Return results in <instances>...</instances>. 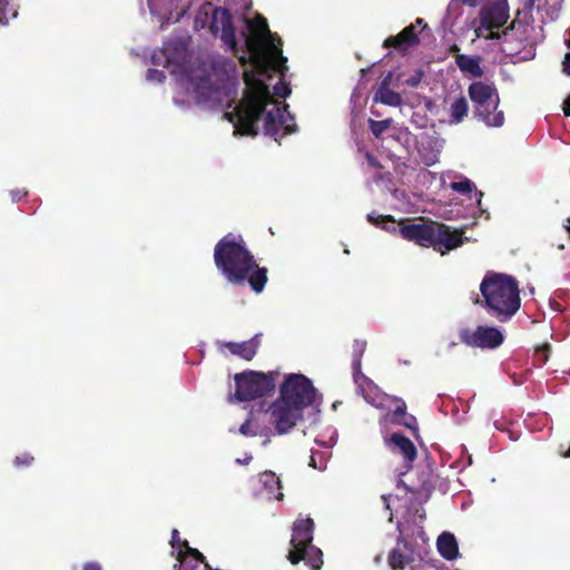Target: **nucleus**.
<instances>
[{"instance_id": "51", "label": "nucleus", "mask_w": 570, "mask_h": 570, "mask_svg": "<svg viewBox=\"0 0 570 570\" xmlns=\"http://www.w3.org/2000/svg\"><path fill=\"white\" fill-rule=\"evenodd\" d=\"M239 60H240V62H242L243 65H245V63L247 62V60H246V58H245V57H240V58H239Z\"/></svg>"}, {"instance_id": "48", "label": "nucleus", "mask_w": 570, "mask_h": 570, "mask_svg": "<svg viewBox=\"0 0 570 570\" xmlns=\"http://www.w3.org/2000/svg\"><path fill=\"white\" fill-rule=\"evenodd\" d=\"M567 223H568V224H567V225H564V228H566V230L568 232V234H569V238H570V217H569V218H567Z\"/></svg>"}, {"instance_id": "1", "label": "nucleus", "mask_w": 570, "mask_h": 570, "mask_svg": "<svg viewBox=\"0 0 570 570\" xmlns=\"http://www.w3.org/2000/svg\"><path fill=\"white\" fill-rule=\"evenodd\" d=\"M247 32H244L245 46L250 53L255 71H244L243 99L236 106L234 111L226 112V118L234 124L236 135L252 136L258 135V121L264 116V132L277 140V135L285 122L284 114L288 106L277 102L273 99L269 87L262 77H269V70H276L284 76L287 69L285 66L287 59L282 56V50L271 41L268 48L275 50L278 56L276 60L268 59L264 55L265 38L272 39L267 20L263 16L254 19H245Z\"/></svg>"}, {"instance_id": "32", "label": "nucleus", "mask_w": 570, "mask_h": 570, "mask_svg": "<svg viewBox=\"0 0 570 570\" xmlns=\"http://www.w3.org/2000/svg\"><path fill=\"white\" fill-rule=\"evenodd\" d=\"M291 87L288 83L284 82L283 80H279L275 86H274V95L279 97V98H286L291 95Z\"/></svg>"}, {"instance_id": "6", "label": "nucleus", "mask_w": 570, "mask_h": 570, "mask_svg": "<svg viewBox=\"0 0 570 570\" xmlns=\"http://www.w3.org/2000/svg\"><path fill=\"white\" fill-rule=\"evenodd\" d=\"M469 97L474 106V117L489 127H501L504 114L498 110L500 98L497 88L482 81H474L468 88Z\"/></svg>"}, {"instance_id": "30", "label": "nucleus", "mask_w": 570, "mask_h": 570, "mask_svg": "<svg viewBox=\"0 0 570 570\" xmlns=\"http://www.w3.org/2000/svg\"><path fill=\"white\" fill-rule=\"evenodd\" d=\"M474 187H475L474 184L468 178H464L460 181L451 183V188L454 191H458L461 194H469L473 190Z\"/></svg>"}, {"instance_id": "41", "label": "nucleus", "mask_w": 570, "mask_h": 570, "mask_svg": "<svg viewBox=\"0 0 570 570\" xmlns=\"http://www.w3.org/2000/svg\"><path fill=\"white\" fill-rule=\"evenodd\" d=\"M563 114L569 117L570 116V95L563 101Z\"/></svg>"}, {"instance_id": "42", "label": "nucleus", "mask_w": 570, "mask_h": 570, "mask_svg": "<svg viewBox=\"0 0 570 570\" xmlns=\"http://www.w3.org/2000/svg\"><path fill=\"white\" fill-rule=\"evenodd\" d=\"M153 75H157V79H158L159 81H160L161 79H164V78H165L164 72L158 71V70H154V69H149V70H148V78H151V77H153Z\"/></svg>"}, {"instance_id": "31", "label": "nucleus", "mask_w": 570, "mask_h": 570, "mask_svg": "<svg viewBox=\"0 0 570 570\" xmlns=\"http://www.w3.org/2000/svg\"><path fill=\"white\" fill-rule=\"evenodd\" d=\"M33 461H35L33 455L24 452L14 458L13 464L16 468H27V466H30L33 463Z\"/></svg>"}, {"instance_id": "18", "label": "nucleus", "mask_w": 570, "mask_h": 570, "mask_svg": "<svg viewBox=\"0 0 570 570\" xmlns=\"http://www.w3.org/2000/svg\"><path fill=\"white\" fill-rule=\"evenodd\" d=\"M392 73L390 72L381 82L379 89L374 94V101H379L383 105L391 107H399L402 104V97L400 94L390 89V82Z\"/></svg>"}, {"instance_id": "17", "label": "nucleus", "mask_w": 570, "mask_h": 570, "mask_svg": "<svg viewBox=\"0 0 570 570\" xmlns=\"http://www.w3.org/2000/svg\"><path fill=\"white\" fill-rule=\"evenodd\" d=\"M517 23H518V21L513 20L511 22V24L509 27H507L504 30H502L501 32L494 31V29H492V30H488L489 31L488 35H485V36L482 35L481 37H484L485 39H489V40H501L502 45H503L502 51L509 56H514V55L519 53V48L513 46V33H512Z\"/></svg>"}, {"instance_id": "8", "label": "nucleus", "mask_w": 570, "mask_h": 570, "mask_svg": "<svg viewBox=\"0 0 570 570\" xmlns=\"http://www.w3.org/2000/svg\"><path fill=\"white\" fill-rule=\"evenodd\" d=\"M316 395L313 383L303 374H288L279 389V399L302 410L312 405Z\"/></svg>"}, {"instance_id": "22", "label": "nucleus", "mask_w": 570, "mask_h": 570, "mask_svg": "<svg viewBox=\"0 0 570 570\" xmlns=\"http://www.w3.org/2000/svg\"><path fill=\"white\" fill-rule=\"evenodd\" d=\"M469 111V105L468 100L464 96H460L454 99V101L450 106V122L451 124H459L461 122L466 116Z\"/></svg>"}, {"instance_id": "29", "label": "nucleus", "mask_w": 570, "mask_h": 570, "mask_svg": "<svg viewBox=\"0 0 570 570\" xmlns=\"http://www.w3.org/2000/svg\"><path fill=\"white\" fill-rule=\"evenodd\" d=\"M309 466L317 470H324L326 468L324 453L321 451H312L309 456Z\"/></svg>"}, {"instance_id": "46", "label": "nucleus", "mask_w": 570, "mask_h": 570, "mask_svg": "<svg viewBox=\"0 0 570 570\" xmlns=\"http://www.w3.org/2000/svg\"><path fill=\"white\" fill-rule=\"evenodd\" d=\"M450 50H451L452 53L458 55L459 51H460V48L456 45H453Z\"/></svg>"}, {"instance_id": "44", "label": "nucleus", "mask_w": 570, "mask_h": 570, "mask_svg": "<svg viewBox=\"0 0 570 570\" xmlns=\"http://www.w3.org/2000/svg\"><path fill=\"white\" fill-rule=\"evenodd\" d=\"M407 85L412 86V87H415L419 82H420V77L417 78H411L409 79L407 81Z\"/></svg>"}, {"instance_id": "49", "label": "nucleus", "mask_w": 570, "mask_h": 570, "mask_svg": "<svg viewBox=\"0 0 570 570\" xmlns=\"http://www.w3.org/2000/svg\"><path fill=\"white\" fill-rule=\"evenodd\" d=\"M252 460V456L246 458L245 460L237 459L238 463H248Z\"/></svg>"}, {"instance_id": "45", "label": "nucleus", "mask_w": 570, "mask_h": 570, "mask_svg": "<svg viewBox=\"0 0 570 570\" xmlns=\"http://www.w3.org/2000/svg\"><path fill=\"white\" fill-rule=\"evenodd\" d=\"M364 397H365V400H366L368 403L373 404L374 406H377V407L380 406V404H379V403H375V401H374V400H371L367 395H365V394H364Z\"/></svg>"}, {"instance_id": "11", "label": "nucleus", "mask_w": 570, "mask_h": 570, "mask_svg": "<svg viewBox=\"0 0 570 570\" xmlns=\"http://www.w3.org/2000/svg\"><path fill=\"white\" fill-rule=\"evenodd\" d=\"M509 4L507 0H495L481 8L479 12L480 27L476 29L478 37L482 30L500 29L509 19Z\"/></svg>"}, {"instance_id": "39", "label": "nucleus", "mask_w": 570, "mask_h": 570, "mask_svg": "<svg viewBox=\"0 0 570 570\" xmlns=\"http://www.w3.org/2000/svg\"><path fill=\"white\" fill-rule=\"evenodd\" d=\"M563 71L570 76V52H568L564 57L563 61Z\"/></svg>"}, {"instance_id": "19", "label": "nucleus", "mask_w": 570, "mask_h": 570, "mask_svg": "<svg viewBox=\"0 0 570 570\" xmlns=\"http://www.w3.org/2000/svg\"><path fill=\"white\" fill-rule=\"evenodd\" d=\"M455 63L462 72L469 73L472 77L480 78L483 76V69L481 68V57L479 56H466L463 53L455 55Z\"/></svg>"}, {"instance_id": "2", "label": "nucleus", "mask_w": 570, "mask_h": 570, "mask_svg": "<svg viewBox=\"0 0 570 570\" xmlns=\"http://www.w3.org/2000/svg\"><path fill=\"white\" fill-rule=\"evenodd\" d=\"M214 263L225 279L234 285H249L261 294L267 284V268L258 266L240 235L232 233L222 237L214 247Z\"/></svg>"}, {"instance_id": "27", "label": "nucleus", "mask_w": 570, "mask_h": 570, "mask_svg": "<svg viewBox=\"0 0 570 570\" xmlns=\"http://www.w3.org/2000/svg\"><path fill=\"white\" fill-rule=\"evenodd\" d=\"M213 69L215 71L222 70L227 76L230 73H235L237 70V66L234 60L228 58L218 57L217 59H214L213 61Z\"/></svg>"}, {"instance_id": "26", "label": "nucleus", "mask_w": 570, "mask_h": 570, "mask_svg": "<svg viewBox=\"0 0 570 570\" xmlns=\"http://www.w3.org/2000/svg\"><path fill=\"white\" fill-rule=\"evenodd\" d=\"M393 124L392 118L383 120L368 119V128L375 138H380Z\"/></svg>"}, {"instance_id": "38", "label": "nucleus", "mask_w": 570, "mask_h": 570, "mask_svg": "<svg viewBox=\"0 0 570 570\" xmlns=\"http://www.w3.org/2000/svg\"><path fill=\"white\" fill-rule=\"evenodd\" d=\"M83 570H102L98 562H87L83 566Z\"/></svg>"}, {"instance_id": "15", "label": "nucleus", "mask_w": 570, "mask_h": 570, "mask_svg": "<svg viewBox=\"0 0 570 570\" xmlns=\"http://www.w3.org/2000/svg\"><path fill=\"white\" fill-rule=\"evenodd\" d=\"M262 334H255L250 340L244 342H227L225 347L234 355L239 356L245 361H252L261 346Z\"/></svg>"}, {"instance_id": "36", "label": "nucleus", "mask_w": 570, "mask_h": 570, "mask_svg": "<svg viewBox=\"0 0 570 570\" xmlns=\"http://www.w3.org/2000/svg\"><path fill=\"white\" fill-rule=\"evenodd\" d=\"M27 195H28V191L24 190V189H16V190L11 191V196H12V200L13 202H19L23 197H26Z\"/></svg>"}, {"instance_id": "50", "label": "nucleus", "mask_w": 570, "mask_h": 570, "mask_svg": "<svg viewBox=\"0 0 570 570\" xmlns=\"http://www.w3.org/2000/svg\"><path fill=\"white\" fill-rule=\"evenodd\" d=\"M419 517H420L421 520H424L425 519V512L422 511V513H420Z\"/></svg>"}, {"instance_id": "43", "label": "nucleus", "mask_w": 570, "mask_h": 570, "mask_svg": "<svg viewBox=\"0 0 570 570\" xmlns=\"http://www.w3.org/2000/svg\"><path fill=\"white\" fill-rule=\"evenodd\" d=\"M464 4L476 7L482 0H461Z\"/></svg>"}, {"instance_id": "4", "label": "nucleus", "mask_w": 570, "mask_h": 570, "mask_svg": "<svg viewBox=\"0 0 570 570\" xmlns=\"http://www.w3.org/2000/svg\"><path fill=\"white\" fill-rule=\"evenodd\" d=\"M482 301L475 303L500 322L509 321L520 308V291L514 277L499 273H488L481 284Z\"/></svg>"}, {"instance_id": "9", "label": "nucleus", "mask_w": 570, "mask_h": 570, "mask_svg": "<svg viewBox=\"0 0 570 570\" xmlns=\"http://www.w3.org/2000/svg\"><path fill=\"white\" fill-rule=\"evenodd\" d=\"M269 414L277 433L285 434L303 417V410L278 397L271 405Z\"/></svg>"}, {"instance_id": "14", "label": "nucleus", "mask_w": 570, "mask_h": 570, "mask_svg": "<svg viewBox=\"0 0 570 570\" xmlns=\"http://www.w3.org/2000/svg\"><path fill=\"white\" fill-rule=\"evenodd\" d=\"M422 23L423 19L417 18L414 23L405 27L397 35L387 37L383 42V47L394 48L397 51H406L410 48L416 47L420 43L416 26Z\"/></svg>"}, {"instance_id": "5", "label": "nucleus", "mask_w": 570, "mask_h": 570, "mask_svg": "<svg viewBox=\"0 0 570 570\" xmlns=\"http://www.w3.org/2000/svg\"><path fill=\"white\" fill-rule=\"evenodd\" d=\"M292 539L287 559L292 564L304 561L312 570L323 566V552L313 546L314 521L311 518L297 519L292 527Z\"/></svg>"}, {"instance_id": "3", "label": "nucleus", "mask_w": 570, "mask_h": 570, "mask_svg": "<svg viewBox=\"0 0 570 570\" xmlns=\"http://www.w3.org/2000/svg\"><path fill=\"white\" fill-rule=\"evenodd\" d=\"M367 219L376 226L390 224L389 226L384 225L383 228L387 232L399 230L402 238L422 247H432L442 255L460 247L464 243L462 229L451 230L450 226L432 219L419 218L415 222L407 218L396 223L390 215H380L375 218L373 214H368Z\"/></svg>"}, {"instance_id": "34", "label": "nucleus", "mask_w": 570, "mask_h": 570, "mask_svg": "<svg viewBox=\"0 0 570 570\" xmlns=\"http://www.w3.org/2000/svg\"><path fill=\"white\" fill-rule=\"evenodd\" d=\"M365 159L370 167L375 168V169L382 168V165L380 164V161L371 153H365Z\"/></svg>"}, {"instance_id": "10", "label": "nucleus", "mask_w": 570, "mask_h": 570, "mask_svg": "<svg viewBox=\"0 0 570 570\" xmlns=\"http://www.w3.org/2000/svg\"><path fill=\"white\" fill-rule=\"evenodd\" d=\"M460 340L468 346L493 350L503 343L504 336L495 327L480 325L474 331L462 330Z\"/></svg>"}, {"instance_id": "47", "label": "nucleus", "mask_w": 570, "mask_h": 570, "mask_svg": "<svg viewBox=\"0 0 570 570\" xmlns=\"http://www.w3.org/2000/svg\"><path fill=\"white\" fill-rule=\"evenodd\" d=\"M284 130H285V131H284V134H291V132H293V131H294V129H293L289 125H286V126L284 127Z\"/></svg>"}, {"instance_id": "21", "label": "nucleus", "mask_w": 570, "mask_h": 570, "mask_svg": "<svg viewBox=\"0 0 570 570\" xmlns=\"http://www.w3.org/2000/svg\"><path fill=\"white\" fill-rule=\"evenodd\" d=\"M259 480L271 495L277 500L283 499L284 494L282 493V483L279 478L274 472L265 471L261 473Z\"/></svg>"}, {"instance_id": "35", "label": "nucleus", "mask_w": 570, "mask_h": 570, "mask_svg": "<svg viewBox=\"0 0 570 570\" xmlns=\"http://www.w3.org/2000/svg\"><path fill=\"white\" fill-rule=\"evenodd\" d=\"M170 544L173 548H175L176 546L183 547V541L179 538V532L177 529H174L171 531Z\"/></svg>"}, {"instance_id": "25", "label": "nucleus", "mask_w": 570, "mask_h": 570, "mask_svg": "<svg viewBox=\"0 0 570 570\" xmlns=\"http://www.w3.org/2000/svg\"><path fill=\"white\" fill-rule=\"evenodd\" d=\"M183 547L185 548V551L180 549L177 553V559L179 561H183L185 556H190L196 561L204 563L206 570H213L210 566L206 562V558L204 557V554L199 552L197 549L189 547L187 540H183Z\"/></svg>"}, {"instance_id": "33", "label": "nucleus", "mask_w": 570, "mask_h": 570, "mask_svg": "<svg viewBox=\"0 0 570 570\" xmlns=\"http://www.w3.org/2000/svg\"><path fill=\"white\" fill-rule=\"evenodd\" d=\"M239 433L245 436H255L256 432L252 430V421L250 419H247L240 426H239Z\"/></svg>"}, {"instance_id": "7", "label": "nucleus", "mask_w": 570, "mask_h": 570, "mask_svg": "<svg viewBox=\"0 0 570 570\" xmlns=\"http://www.w3.org/2000/svg\"><path fill=\"white\" fill-rule=\"evenodd\" d=\"M277 371L268 373L246 371L235 375V399L239 402L253 401L263 397L275 390Z\"/></svg>"}, {"instance_id": "28", "label": "nucleus", "mask_w": 570, "mask_h": 570, "mask_svg": "<svg viewBox=\"0 0 570 570\" xmlns=\"http://www.w3.org/2000/svg\"><path fill=\"white\" fill-rule=\"evenodd\" d=\"M551 345L549 343H544L538 346L534 351L535 361L540 364H546L550 357Z\"/></svg>"}, {"instance_id": "24", "label": "nucleus", "mask_w": 570, "mask_h": 570, "mask_svg": "<svg viewBox=\"0 0 570 570\" xmlns=\"http://www.w3.org/2000/svg\"><path fill=\"white\" fill-rule=\"evenodd\" d=\"M365 350H366V341H363V340L354 341L352 368H353V374H354L355 381H357V376L361 374L362 357H363Z\"/></svg>"}, {"instance_id": "13", "label": "nucleus", "mask_w": 570, "mask_h": 570, "mask_svg": "<svg viewBox=\"0 0 570 570\" xmlns=\"http://www.w3.org/2000/svg\"><path fill=\"white\" fill-rule=\"evenodd\" d=\"M385 444L392 453L400 454L403 458L404 468L406 472L410 471L417 456L414 443L402 433L395 432L385 439Z\"/></svg>"}, {"instance_id": "23", "label": "nucleus", "mask_w": 570, "mask_h": 570, "mask_svg": "<svg viewBox=\"0 0 570 570\" xmlns=\"http://www.w3.org/2000/svg\"><path fill=\"white\" fill-rule=\"evenodd\" d=\"M18 0H0V26H6L18 16Z\"/></svg>"}, {"instance_id": "20", "label": "nucleus", "mask_w": 570, "mask_h": 570, "mask_svg": "<svg viewBox=\"0 0 570 570\" xmlns=\"http://www.w3.org/2000/svg\"><path fill=\"white\" fill-rule=\"evenodd\" d=\"M439 553L446 560H454L459 554L455 537L450 532H443L436 541Z\"/></svg>"}, {"instance_id": "12", "label": "nucleus", "mask_w": 570, "mask_h": 570, "mask_svg": "<svg viewBox=\"0 0 570 570\" xmlns=\"http://www.w3.org/2000/svg\"><path fill=\"white\" fill-rule=\"evenodd\" d=\"M209 30L214 36L220 32L222 41L234 53H237V41L235 36V28L233 24L232 13L227 8H215L212 13V21Z\"/></svg>"}, {"instance_id": "16", "label": "nucleus", "mask_w": 570, "mask_h": 570, "mask_svg": "<svg viewBox=\"0 0 570 570\" xmlns=\"http://www.w3.org/2000/svg\"><path fill=\"white\" fill-rule=\"evenodd\" d=\"M396 529L399 531V535H397V540H396V548H394L389 553L387 560H389V566L393 570H402L411 561V557L401 550V547H403V549H405V550H409V543L404 538V534H403L400 523L397 524Z\"/></svg>"}, {"instance_id": "40", "label": "nucleus", "mask_w": 570, "mask_h": 570, "mask_svg": "<svg viewBox=\"0 0 570 570\" xmlns=\"http://www.w3.org/2000/svg\"><path fill=\"white\" fill-rule=\"evenodd\" d=\"M415 423V417L413 415H409L402 424L407 429H414L413 424Z\"/></svg>"}, {"instance_id": "37", "label": "nucleus", "mask_w": 570, "mask_h": 570, "mask_svg": "<svg viewBox=\"0 0 570 570\" xmlns=\"http://www.w3.org/2000/svg\"><path fill=\"white\" fill-rule=\"evenodd\" d=\"M394 414L396 416H405L406 415V405L405 403H402L401 405L396 406L394 410Z\"/></svg>"}]
</instances>
